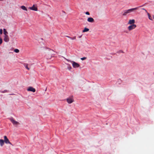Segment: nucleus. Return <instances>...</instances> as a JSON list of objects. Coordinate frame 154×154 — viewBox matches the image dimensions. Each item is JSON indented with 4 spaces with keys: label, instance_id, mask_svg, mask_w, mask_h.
<instances>
[{
    "label": "nucleus",
    "instance_id": "nucleus-1",
    "mask_svg": "<svg viewBox=\"0 0 154 154\" xmlns=\"http://www.w3.org/2000/svg\"><path fill=\"white\" fill-rule=\"evenodd\" d=\"M66 60L68 62H70L72 63V65L73 67L74 68L78 67L80 66L79 65L78 63H76L74 61H71L67 59H66Z\"/></svg>",
    "mask_w": 154,
    "mask_h": 154
},
{
    "label": "nucleus",
    "instance_id": "nucleus-2",
    "mask_svg": "<svg viewBox=\"0 0 154 154\" xmlns=\"http://www.w3.org/2000/svg\"><path fill=\"white\" fill-rule=\"evenodd\" d=\"M9 119L11 122L12 123V124L14 125L17 126L20 124L19 122L15 120L12 117L10 118Z\"/></svg>",
    "mask_w": 154,
    "mask_h": 154
},
{
    "label": "nucleus",
    "instance_id": "nucleus-3",
    "mask_svg": "<svg viewBox=\"0 0 154 154\" xmlns=\"http://www.w3.org/2000/svg\"><path fill=\"white\" fill-rule=\"evenodd\" d=\"M136 27V25L135 24H132L129 26L128 29L129 31H131L132 29H134Z\"/></svg>",
    "mask_w": 154,
    "mask_h": 154
},
{
    "label": "nucleus",
    "instance_id": "nucleus-4",
    "mask_svg": "<svg viewBox=\"0 0 154 154\" xmlns=\"http://www.w3.org/2000/svg\"><path fill=\"white\" fill-rule=\"evenodd\" d=\"M29 8L31 10H32L33 11H38V8L37 6H36V5H33L32 7H30Z\"/></svg>",
    "mask_w": 154,
    "mask_h": 154
},
{
    "label": "nucleus",
    "instance_id": "nucleus-5",
    "mask_svg": "<svg viewBox=\"0 0 154 154\" xmlns=\"http://www.w3.org/2000/svg\"><path fill=\"white\" fill-rule=\"evenodd\" d=\"M4 142H5L6 143H9L10 144L12 145V143L10 142L8 139L7 138V137L6 136H4Z\"/></svg>",
    "mask_w": 154,
    "mask_h": 154
},
{
    "label": "nucleus",
    "instance_id": "nucleus-6",
    "mask_svg": "<svg viewBox=\"0 0 154 154\" xmlns=\"http://www.w3.org/2000/svg\"><path fill=\"white\" fill-rule=\"evenodd\" d=\"M138 7H137L134 8H131L128 10H126L127 11L128 14H129L133 12L135 10H137L138 9Z\"/></svg>",
    "mask_w": 154,
    "mask_h": 154
},
{
    "label": "nucleus",
    "instance_id": "nucleus-7",
    "mask_svg": "<svg viewBox=\"0 0 154 154\" xmlns=\"http://www.w3.org/2000/svg\"><path fill=\"white\" fill-rule=\"evenodd\" d=\"M27 90L28 91H32L33 92H35V89L32 87H29L27 89Z\"/></svg>",
    "mask_w": 154,
    "mask_h": 154
},
{
    "label": "nucleus",
    "instance_id": "nucleus-8",
    "mask_svg": "<svg viewBox=\"0 0 154 154\" xmlns=\"http://www.w3.org/2000/svg\"><path fill=\"white\" fill-rule=\"evenodd\" d=\"M66 100L68 103L69 104H70L73 102V100L70 98H67Z\"/></svg>",
    "mask_w": 154,
    "mask_h": 154
},
{
    "label": "nucleus",
    "instance_id": "nucleus-9",
    "mask_svg": "<svg viewBox=\"0 0 154 154\" xmlns=\"http://www.w3.org/2000/svg\"><path fill=\"white\" fill-rule=\"evenodd\" d=\"M4 40L6 42H8L9 41V38L8 35H4Z\"/></svg>",
    "mask_w": 154,
    "mask_h": 154
},
{
    "label": "nucleus",
    "instance_id": "nucleus-10",
    "mask_svg": "<svg viewBox=\"0 0 154 154\" xmlns=\"http://www.w3.org/2000/svg\"><path fill=\"white\" fill-rule=\"evenodd\" d=\"M135 22V20L134 19L130 20L128 21V24H133Z\"/></svg>",
    "mask_w": 154,
    "mask_h": 154
},
{
    "label": "nucleus",
    "instance_id": "nucleus-11",
    "mask_svg": "<svg viewBox=\"0 0 154 154\" xmlns=\"http://www.w3.org/2000/svg\"><path fill=\"white\" fill-rule=\"evenodd\" d=\"M87 20L88 22L91 23H93L94 21V19L92 18L91 17L88 18Z\"/></svg>",
    "mask_w": 154,
    "mask_h": 154
},
{
    "label": "nucleus",
    "instance_id": "nucleus-12",
    "mask_svg": "<svg viewBox=\"0 0 154 154\" xmlns=\"http://www.w3.org/2000/svg\"><path fill=\"white\" fill-rule=\"evenodd\" d=\"M142 9L145 10V11L147 13V14L148 16L149 19L151 20H152V19L151 17L150 14L149 13H148V12H147V11L146 9H145L144 8H143Z\"/></svg>",
    "mask_w": 154,
    "mask_h": 154
},
{
    "label": "nucleus",
    "instance_id": "nucleus-13",
    "mask_svg": "<svg viewBox=\"0 0 154 154\" xmlns=\"http://www.w3.org/2000/svg\"><path fill=\"white\" fill-rule=\"evenodd\" d=\"M122 16H126L128 14V12L126 10L122 12Z\"/></svg>",
    "mask_w": 154,
    "mask_h": 154
},
{
    "label": "nucleus",
    "instance_id": "nucleus-14",
    "mask_svg": "<svg viewBox=\"0 0 154 154\" xmlns=\"http://www.w3.org/2000/svg\"><path fill=\"white\" fill-rule=\"evenodd\" d=\"M4 140L2 139H0V144L1 146H2L4 144Z\"/></svg>",
    "mask_w": 154,
    "mask_h": 154
},
{
    "label": "nucleus",
    "instance_id": "nucleus-15",
    "mask_svg": "<svg viewBox=\"0 0 154 154\" xmlns=\"http://www.w3.org/2000/svg\"><path fill=\"white\" fill-rule=\"evenodd\" d=\"M24 66L28 70H29L30 69L28 67V64L27 63H24Z\"/></svg>",
    "mask_w": 154,
    "mask_h": 154
},
{
    "label": "nucleus",
    "instance_id": "nucleus-16",
    "mask_svg": "<svg viewBox=\"0 0 154 154\" xmlns=\"http://www.w3.org/2000/svg\"><path fill=\"white\" fill-rule=\"evenodd\" d=\"M20 8L24 10H25L26 11H27V9L24 6H21Z\"/></svg>",
    "mask_w": 154,
    "mask_h": 154
},
{
    "label": "nucleus",
    "instance_id": "nucleus-17",
    "mask_svg": "<svg viewBox=\"0 0 154 154\" xmlns=\"http://www.w3.org/2000/svg\"><path fill=\"white\" fill-rule=\"evenodd\" d=\"M4 33L5 35H8L7 34H8V32L6 30V29H3Z\"/></svg>",
    "mask_w": 154,
    "mask_h": 154
},
{
    "label": "nucleus",
    "instance_id": "nucleus-18",
    "mask_svg": "<svg viewBox=\"0 0 154 154\" xmlns=\"http://www.w3.org/2000/svg\"><path fill=\"white\" fill-rule=\"evenodd\" d=\"M89 31V29L88 28H85L83 30L82 32H88Z\"/></svg>",
    "mask_w": 154,
    "mask_h": 154
},
{
    "label": "nucleus",
    "instance_id": "nucleus-19",
    "mask_svg": "<svg viewBox=\"0 0 154 154\" xmlns=\"http://www.w3.org/2000/svg\"><path fill=\"white\" fill-rule=\"evenodd\" d=\"M67 68L69 70H70L72 69L71 66L69 64H67Z\"/></svg>",
    "mask_w": 154,
    "mask_h": 154
},
{
    "label": "nucleus",
    "instance_id": "nucleus-20",
    "mask_svg": "<svg viewBox=\"0 0 154 154\" xmlns=\"http://www.w3.org/2000/svg\"><path fill=\"white\" fill-rule=\"evenodd\" d=\"M14 51L16 53H18L19 52V50L17 49H15Z\"/></svg>",
    "mask_w": 154,
    "mask_h": 154
},
{
    "label": "nucleus",
    "instance_id": "nucleus-21",
    "mask_svg": "<svg viewBox=\"0 0 154 154\" xmlns=\"http://www.w3.org/2000/svg\"><path fill=\"white\" fill-rule=\"evenodd\" d=\"M87 58L86 57H83L81 58V59L82 60L86 59Z\"/></svg>",
    "mask_w": 154,
    "mask_h": 154
},
{
    "label": "nucleus",
    "instance_id": "nucleus-22",
    "mask_svg": "<svg viewBox=\"0 0 154 154\" xmlns=\"http://www.w3.org/2000/svg\"><path fill=\"white\" fill-rule=\"evenodd\" d=\"M2 42V39L0 37V45L1 44Z\"/></svg>",
    "mask_w": 154,
    "mask_h": 154
},
{
    "label": "nucleus",
    "instance_id": "nucleus-23",
    "mask_svg": "<svg viewBox=\"0 0 154 154\" xmlns=\"http://www.w3.org/2000/svg\"><path fill=\"white\" fill-rule=\"evenodd\" d=\"M2 29H0V34H2Z\"/></svg>",
    "mask_w": 154,
    "mask_h": 154
},
{
    "label": "nucleus",
    "instance_id": "nucleus-24",
    "mask_svg": "<svg viewBox=\"0 0 154 154\" xmlns=\"http://www.w3.org/2000/svg\"><path fill=\"white\" fill-rule=\"evenodd\" d=\"M71 39L72 40H74V39H76V37L75 36H74L73 37H72V38H71Z\"/></svg>",
    "mask_w": 154,
    "mask_h": 154
},
{
    "label": "nucleus",
    "instance_id": "nucleus-25",
    "mask_svg": "<svg viewBox=\"0 0 154 154\" xmlns=\"http://www.w3.org/2000/svg\"><path fill=\"white\" fill-rule=\"evenodd\" d=\"M85 14H86L88 15H90V13H89L88 12H86L85 13Z\"/></svg>",
    "mask_w": 154,
    "mask_h": 154
},
{
    "label": "nucleus",
    "instance_id": "nucleus-26",
    "mask_svg": "<svg viewBox=\"0 0 154 154\" xmlns=\"http://www.w3.org/2000/svg\"><path fill=\"white\" fill-rule=\"evenodd\" d=\"M7 92V90H5L4 91L2 92L4 93H5V92Z\"/></svg>",
    "mask_w": 154,
    "mask_h": 154
},
{
    "label": "nucleus",
    "instance_id": "nucleus-27",
    "mask_svg": "<svg viewBox=\"0 0 154 154\" xmlns=\"http://www.w3.org/2000/svg\"><path fill=\"white\" fill-rule=\"evenodd\" d=\"M66 37H67V38H69L70 39H71V38H72V37H70V36H66Z\"/></svg>",
    "mask_w": 154,
    "mask_h": 154
},
{
    "label": "nucleus",
    "instance_id": "nucleus-28",
    "mask_svg": "<svg viewBox=\"0 0 154 154\" xmlns=\"http://www.w3.org/2000/svg\"><path fill=\"white\" fill-rule=\"evenodd\" d=\"M81 36H79V38H81Z\"/></svg>",
    "mask_w": 154,
    "mask_h": 154
},
{
    "label": "nucleus",
    "instance_id": "nucleus-29",
    "mask_svg": "<svg viewBox=\"0 0 154 154\" xmlns=\"http://www.w3.org/2000/svg\"><path fill=\"white\" fill-rule=\"evenodd\" d=\"M3 0H0V1H3Z\"/></svg>",
    "mask_w": 154,
    "mask_h": 154
},
{
    "label": "nucleus",
    "instance_id": "nucleus-30",
    "mask_svg": "<svg viewBox=\"0 0 154 154\" xmlns=\"http://www.w3.org/2000/svg\"><path fill=\"white\" fill-rule=\"evenodd\" d=\"M153 18L154 19V16H153Z\"/></svg>",
    "mask_w": 154,
    "mask_h": 154
}]
</instances>
